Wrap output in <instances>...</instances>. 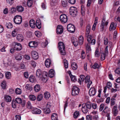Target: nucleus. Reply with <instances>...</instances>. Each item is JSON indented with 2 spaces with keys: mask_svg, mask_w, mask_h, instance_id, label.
<instances>
[{
  "mask_svg": "<svg viewBox=\"0 0 120 120\" xmlns=\"http://www.w3.org/2000/svg\"><path fill=\"white\" fill-rule=\"evenodd\" d=\"M67 2L66 1H62V5L63 7H66L67 6Z\"/></svg>",
  "mask_w": 120,
  "mask_h": 120,
  "instance_id": "nucleus-61",
  "label": "nucleus"
},
{
  "mask_svg": "<svg viewBox=\"0 0 120 120\" xmlns=\"http://www.w3.org/2000/svg\"><path fill=\"white\" fill-rule=\"evenodd\" d=\"M6 82L5 81H2L1 84V86L2 88L4 89L6 88Z\"/></svg>",
  "mask_w": 120,
  "mask_h": 120,
  "instance_id": "nucleus-35",
  "label": "nucleus"
},
{
  "mask_svg": "<svg viewBox=\"0 0 120 120\" xmlns=\"http://www.w3.org/2000/svg\"><path fill=\"white\" fill-rule=\"evenodd\" d=\"M41 89L40 86L38 84L36 85L35 86L34 88V90L36 92H38Z\"/></svg>",
  "mask_w": 120,
  "mask_h": 120,
  "instance_id": "nucleus-27",
  "label": "nucleus"
},
{
  "mask_svg": "<svg viewBox=\"0 0 120 120\" xmlns=\"http://www.w3.org/2000/svg\"><path fill=\"white\" fill-rule=\"evenodd\" d=\"M44 113L45 114H49L50 113V111L49 108H46L43 109Z\"/></svg>",
  "mask_w": 120,
  "mask_h": 120,
  "instance_id": "nucleus-39",
  "label": "nucleus"
},
{
  "mask_svg": "<svg viewBox=\"0 0 120 120\" xmlns=\"http://www.w3.org/2000/svg\"><path fill=\"white\" fill-rule=\"evenodd\" d=\"M79 112L76 111L74 113V117L76 119L77 118L79 115Z\"/></svg>",
  "mask_w": 120,
  "mask_h": 120,
  "instance_id": "nucleus-48",
  "label": "nucleus"
},
{
  "mask_svg": "<svg viewBox=\"0 0 120 120\" xmlns=\"http://www.w3.org/2000/svg\"><path fill=\"white\" fill-rule=\"evenodd\" d=\"M22 57L21 55L19 54L17 55L15 57V59L18 60H20L22 59Z\"/></svg>",
  "mask_w": 120,
  "mask_h": 120,
  "instance_id": "nucleus-51",
  "label": "nucleus"
},
{
  "mask_svg": "<svg viewBox=\"0 0 120 120\" xmlns=\"http://www.w3.org/2000/svg\"><path fill=\"white\" fill-rule=\"evenodd\" d=\"M27 108L28 109H32V107L31 103L30 101L28 102L27 104Z\"/></svg>",
  "mask_w": 120,
  "mask_h": 120,
  "instance_id": "nucleus-47",
  "label": "nucleus"
},
{
  "mask_svg": "<svg viewBox=\"0 0 120 120\" xmlns=\"http://www.w3.org/2000/svg\"><path fill=\"white\" fill-rule=\"evenodd\" d=\"M85 36L87 38L88 41V42H90V41L92 40V36L91 35H89V34H86Z\"/></svg>",
  "mask_w": 120,
  "mask_h": 120,
  "instance_id": "nucleus-32",
  "label": "nucleus"
},
{
  "mask_svg": "<svg viewBox=\"0 0 120 120\" xmlns=\"http://www.w3.org/2000/svg\"><path fill=\"white\" fill-rule=\"evenodd\" d=\"M15 101L17 103L19 104L21 103L22 101V99L20 98H16L15 99Z\"/></svg>",
  "mask_w": 120,
  "mask_h": 120,
  "instance_id": "nucleus-53",
  "label": "nucleus"
},
{
  "mask_svg": "<svg viewBox=\"0 0 120 120\" xmlns=\"http://www.w3.org/2000/svg\"><path fill=\"white\" fill-rule=\"evenodd\" d=\"M79 44L80 45H82L83 41V38L82 36L80 37L79 38Z\"/></svg>",
  "mask_w": 120,
  "mask_h": 120,
  "instance_id": "nucleus-41",
  "label": "nucleus"
},
{
  "mask_svg": "<svg viewBox=\"0 0 120 120\" xmlns=\"http://www.w3.org/2000/svg\"><path fill=\"white\" fill-rule=\"evenodd\" d=\"M58 45L59 50L61 55H65V47L64 43L60 41L58 44Z\"/></svg>",
  "mask_w": 120,
  "mask_h": 120,
  "instance_id": "nucleus-1",
  "label": "nucleus"
},
{
  "mask_svg": "<svg viewBox=\"0 0 120 120\" xmlns=\"http://www.w3.org/2000/svg\"><path fill=\"white\" fill-rule=\"evenodd\" d=\"M86 48L87 50L90 51L91 50V47L90 46V44L89 43L87 44L86 45Z\"/></svg>",
  "mask_w": 120,
  "mask_h": 120,
  "instance_id": "nucleus-58",
  "label": "nucleus"
},
{
  "mask_svg": "<svg viewBox=\"0 0 120 120\" xmlns=\"http://www.w3.org/2000/svg\"><path fill=\"white\" fill-rule=\"evenodd\" d=\"M26 88L28 90H31L32 89V88L30 86L29 84H27L26 86Z\"/></svg>",
  "mask_w": 120,
  "mask_h": 120,
  "instance_id": "nucleus-63",
  "label": "nucleus"
},
{
  "mask_svg": "<svg viewBox=\"0 0 120 120\" xmlns=\"http://www.w3.org/2000/svg\"><path fill=\"white\" fill-rule=\"evenodd\" d=\"M36 75L38 77H41L42 76L41 71L40 69H38L36 72Z\"/></svg>",
  "mask_w": 120,
  "mask_h": 120,
  "instance_id": "nucleus-26",
  "label": "nucleus"
},
{
  "mask_svg": "<svg viewBox=\"0 0 120 120\" xmlns=\"http://www.w3.org/2000/svg\"><path fill=\"white\" fill-rule=\"evenodd\" d=\"M15 93L16 94H20L21 93V90L20 88H17L15 90Z\"/></svg>",
  "mask_w": 120,
  "mask_h": 120,
  "instance_id": "nucleus-46",
  "label": "nucleus"
},
{
  "mask_svg": "<svg viewBox=\"0 0 120 120\" xmlns=\"http://www.w3.org/2000/svg\"><path fill=\"white\" fill-rule=\"evenodd\" d=\"M6 78L7 79H9L11 77V73L9 72H6L5 74Z\"/></svg>",
  "mask_w": 120,
  "mask_h": 120,
  "instance_id": "nucleus-45",
  "label": "nucleus"
},
{
  "mask_svg": "<svg viewBox=\"0 0 120 120\" xmlns=\"http://www.w3.org/2000/svg\"><path fill=\"white\" fill-rule=\"evenodd\" d=\"M30 63L33 67H35L36 66V63L34 61H31Z\"/></svg>",
  "mask_w": 120,
  "mask_h": 120,
  "instance_id": "nucleus-54",
  "label": "nucleus"
},
{
  "mask_svg": "<svg viewBox=\"0 0 120 120\" xmlns=\"http://www.w3.org/2000/svg\"><path fill=\"white\" fill-rule=\"evenodd\" d=\"M82 111L84 113H86L88 111V109L85 106V104H82Z\"/></svg>",
  "mask_w": 120,
  "mask_h": 120,
  "instance_id": "nucleus-23",
  "label": "nucleus"
},
{
  "mask_svg": "<svg viewBox=\"0 0 120 120\" xmlns=\"http://www.w3.org/2000/svg\"><path fill=\"white\" fill-rule=\"evenodd\" d=\"M63 32V29L62 26L59 25L57 26L56 29V33L58 34H61Z\"/></svg>",
  "mask_w": 120,
  "mask_h": 120,
  "instance_id": "nucleus-14",
  "label": "nucleus"
},
{
  "mask_svg": "<svg viewBox=\"0 0 120 120\" xmlns=\"http://www.w3.org/2000/svg\"><path fill=\"white\" fill-rule=\"evenodd\" d=\"M50 95L49 93L48 92H45L44 94V97L46 99H48L50 97Z\"/></svg>",
  "mask_w": 120,
  "mask_h": 120,
  "instance_id": "nucleus-31",
  "label": "nucleus"
},
{
  "mask_svg": "<svg viewBox=\"0 0 120 120\" xmlns=\"http://www.w3.org/2000/svg\"><path fill=\"white\" fill-rule=\"evenodd\" d=\"M31 112L32 113L34 114H39L41 113V111L38 109L33 108L32 109Z\"/></svg>",
  "mask_w": 120,
  "mask_h": 120,
  "instance_id": "nucleus-11",
  "label": "nucleus"
},
{
  "mask_svg": "<svg viewBox=\"0 0 120 120\" xmlns=\"http://www.w3.org/2000/svg\"><path fill=\"white\" fill-rule=\"evenodd\" d=\"M31 53L32 57L34 59L37 60L38 58V53L36 51L33 50L32 51Z\"/></svg>",
  "mask_w": 120,
  "mask_h": 120,
  "instance_id": "nucleus-13",
  "label": "nucleus"
},
{
  "mask_svg": "<svg viewBox=\"0 0 120 120\" xmlns=\"http://www.w3.org/2000/svg\"><path fill=\"white\" fill-rule=\"evenodd\" d=\"M18 29H15L12 32V36L14 37L16 36L17 33Z\"/></svg>",
  "mask_w": 120,
  "mask_h": 120,
  "instance_id": "nucleus-40",
  "label": "nucleus"
},
{
  "mask_svg": "<svg viewBox=\"0 0 120 120\" xmlns=\"http://www.w3.org/2000/svg\"><path fill=\"white\" fill-rule=\"evenodd\" d=\"M51 119L52 120H58L57 114L53 113L51 116Z\"/></svg>",
  "mask_w": 120,
  "mask_h": 120,
  "instance_id": "nucleus-28",
  "label": "nucleus"
},
{
  "mask_svg": "<svg viewBox=\"0 0 120 120\" xmlns=\"http://www.w3.org/2000/svg\"><path fill=\"white\" fill-rule=\"evenodd\" d=\"M99 67V65L97 63L95 62L92 68L94 69H96L98 68Z\"/></svg>",
  "mask_w": 120,
  "mask_h": 120,
  "instance_id": "nucleus-44",
  "label": "nucleus"
},
{
  "mask_svg": "<svg viewBox=\"0 0 120 120\" xmlns=\"http://www.w3.org/2000/svg\"><path fill=\"white\" fill-rule=\"evenodd\" d=\"M108 21H105V19L103 17L101 22L100 27L102 29V30H104V26H107L108 24Z\"/></svg>",
  "mask_w": 120,
  "mask_h": 120,
  "instance_id": "nucleus-9",
  "label": "nucleus"
},
{
  "mask_svg": "<svg viewBox=\"0 0 120 120\" xmlns=\"http://www.w3.org/2000/svg\"><path fill=\"white\" fill-rule=\"evenodd\" d=\"M43 95L42 94H39L38 95L37 97V100L38 101H40L42 99Z\"/></svg>",
  "mask_w": 120,
  "mask_h": 120,
  "instance_id": "nucleus-33",
  "label": "nucleus"
},
{
  "mask_svg": "<svg viewBox=\"0 0 120 120\" xmlns=\"http://www.w3.org/2000/svg\"><path fill=\"white\" fill-rule=\"evenodd\" d=\"M69 75L72 81L75 82L76 81V79L75 76L72 75L71 74V73L70 74H69Z\"/></svg>",
  "mask_w": 120,
  "mask_h": 120,
  "instance_id": "nucleus-36",
  "label": "nucleus"
},
{
  "mask_svg": "<svg viewBox=\"0 0 120 120\" xmlns=\"http://www.w3.org/2000/svg\"><path fill=\"white\" fill-rule=\"evenodd\" d=\"M30 26L32 28H34L35 26V21L33 19L30 20L29 22Z\"/></svg>",
  "mask_w": 120,
  "mask_h": 120,
  "instance_id": "nucleus-20",
  "label": "nucleus"
},
{
  "mask_svg": "<svg viewBox=\"0 0 120 120\" xmlns=\"http://www.w3.org/2000/svg\"><path fill=\"white\" fill-rule=\"evenodd\" d=\"M6 25V27L8 28L9 29L12 28L13 26L12 24L11 23L9 22L7 23Z\"/></svg>",
  "mask_w": 120,
  "mask_h": 120,
  "instance_id": "nucleus-42",
  "label": "nucleus"
},
{
  "mask_svg": "<svg viewBox=\"0 0 120 120\" xmlns=\"http://www.w3.org/2000/svg\"><path fill=\"white\" fill-rule=\"evenodd\" d=\"M83 104H85V106L88 109H90L92 107L91 103L90 102H87L86 103H84Z\"/></svg>",
  "mask_w": 120,
  "mask_h": 120,
  "instance_id": "nucleus-24",
  "label": "nucleus"
},
{
  "mask_svg": "<svg viewBox=\"0 0 120 120\" xmlns=\"http://www.w3.org/2000/svg\"><path fill=\"white\" fill-rule=\"evenodd\" d=\"M85 79V82L86 83H88L87 86V87L89 88H90V86L92 84V82L90 80V77L89 75H87Z\"/></svg>",
  "mask_w": 120,
  "mask_h": 120,
  "instance_id": "nucleus-8",
  "label": "nucleus"
},
{
  "mask_svg": "<svg viewBox=\"0 0 120 120\" xmlns=\"http://www.w3.org/2000/svg\"><path fill=\"white\" fill-rule=\"evenodd\" d=\"M112 86V84L110 82H108L106 86L108 88L110 89L111 87Z\"/></svg>",
  "mask_w": 120,
  "mask_h": 120,
  "instance_id": "nucleus-59",
  "label": "nucleus"
},
{
  "mask_svg": "<svg viewBox=\"0 0 120 120\" xmlns=\"http://www.w3.org/2000/svg\"><path fill=\"white\" fill-rule=\"evenodd\" d=\"M71 66L72 69L74 70H76L77 68V66L75 62H73L71 65Z\"/></svg>",
  "mask_w": 120,
  "mask_h": 120,
  "instance_id": "nucleus-34",
  "label": "nucleus"
},
{
  "mask_svg": "<svg viewBox=\"0 0 120 120\" xmlns=\"http://www.w3.org/2000/svg\"><path fill=\"white\" fill-rule=\"evenodd\" d=\"M35 35L38 37H40L41 35V34L39 31H36L35 32Z\"/></svg>",
  "mask_w": 120,
  "mask_h": 120,
  "instance_id": "nucleus-49",
  "label": "nucleus"
},
{
  "mask_svg": "<svg viewBox=\"0 0 120 120\" xmlns=\"http://www.w3.org/2000/svg\"><path fill=\"white\" fill-rule=\"evenodd\" d=\"M105 52L102 53L101 56V60H103L105 59Z\"/></svg>",
  "mask_w": 120,
  "mask_h": 120,
  "instance_id": "nucleus-52",
  "label": "nucleus"
},
{
  "mask_svg": "<svg viewBox=\"0 0 120 120\" xmlns=\"http://www.w3.org/2000/svg\"><path fill=\"white\" fill-rule=\"evenodd\" d=\"M28 45L30 47L35 48L37 46V44L36 41H31L29 43Z\"/></svg>",
  "mask_w": 120,
  "mask_h": 120,
  "instance_id": "nucleus-17",
  "label": "nucleus"
},
{
  "mask_svg": "<svg viewBox=\"0 0 120 120\" xmlns=\"http://www.w3.org/2000/svg\"><path fill=\"white\" fill-rule=\"evenodd\" d=\"M95 56L96 57H98L100 56V52H98L97 50H96L95 53Z\"/></svg>",
  "mask_w": 120,
  "mask_h": 120,
  "instance_id": "nucleus-60",
  "label": "nucleus"
},
{
  "mask_svg": "<svg viewBox=\"0 0 120 120\" xmlns=\"http://www.w3.org/2000/svg\"><path fill=\"white\" fill-rule=\"evenodd\" d=\"M17 38L18 41H22L23 40V36L21 34H18L17 35Z\"/></svg>",
  "mask_w": 120,
  "mask_h": 120,
  "instance_id": "nucleus-25",
  "label": "nucleus"
},
{
  "mask_svg": "<svg viewBox=\"0 0 120 120\" xmlns=\"http://www.w3.org/2000/svg\"><path fill=\"white\" fill-rule=\"evenodd\" d=\"M51 61L50 59H47L45 60V64L47 68L49 67L51 65Z\"/></svg>",
  "mask_w": 120,
  "mask_h": 120,
  "instance_id": "nucleus-15",
  "label": "nucleus"
},
{
  "mask_svg": "<svg viewBox=\"0 0 120 120\" xmlns=\"http://www.w3.org/2000/svg\"><path fill=\"white\" fill-rule=\"evenodd\" d=\"M98 115H95L92 117V120H97L98 119Z\"/></svg>",
  "mask_w": 120,
  "mask_h": 120,
  "instance_id": "nucleus-62",
  "label": "nucleus"
},
{
  "mask_svg": "<svg viewBox=\"0 0 120 120\" xmlns=\"http://www.w3.org/2000/svg\"><path fill=\"white\" fill-rule=\"evenodd\" d=\"M14 48L15 50L17 51H20L22 48L21 45L19 43L15 42L14 43Z\"/></svg>",
  "mask_w": 120,
  "mask_h": 120,
  "instance_id": "nucleus-7",
  "label": "nucleus"
},
{
  "mask_svg": "<svg viewBox=\"0 0 120 120\" xmlns=\"http://www.w3.org/2000/svg\"><path fill=\"white\" fill-rule=\"evenodd\" d=\"M105 106L104 104L103 103L101 104L100 105L99 109V110L100 111H101L103 110Z\"/></svg>",
  "mask_w": 120,
  "mask_h": 120,
  "instance_id": "nucleus-56",
  "label": "nucleus"
},
{
  "mask_svg": "<svg viewBox=\"0 0 120 120\" xmlns=\"http://www.w3.org/2000/svg\"><path fill=\"white\" fill-rule=\"evenodd\" d=\"M110 112V110L109 108L107 106L105 107L104 110L102 112V113L103 114V113L105 114H109Z\"/></svg>",
  "mask_w": 120,
  "mask_h": 120,
  "instance_id": "nucleus-19",
  "label": "nucleus"
},
{
  "mask_svg": "<svg viewBox=\"0 0 120 120\" xmlns=\"http://www.w3.org/2000/svg\"><path fill=\"white\" fill-rule=\"evenodd\" d=\"M117 27L116 23L113 22H112L110 24L109 27V30L110 31L115 30Z\"/></svg>",
  "mask_w": 120,
  "mask_h": 120,
  "instance_id": "nucleus-12",
  "label": "nucleus"
},
{
  "mask_svg": "<svg viewBox=\"0 0 120 120\" xmlns=\"http://www.w3.org/2000/svg\"><path fill=\"white\" fill-rule=\"evenodd\" d=\"M4 100L7 102H9L11 101L12 98L10 96L5 95L4 96Z\"/></svg>",
  "mask_w": 120,
  "mask_h": 120,
  "instance_id": "nucleus-16",
  "label": "nucleus"
},
{
  "mask_svg": "<svg viewBox=\"0 0 120 120\" xmlns=\"http://www.w3.org/2000/svg\"><path fill=\"white\" fill-rule=\"evenodd\" d=\"M14 22L16 24H20L22 21V17L19 15L15 16L14 18Z\"/></svg>",
  "mask_w": 120,
  "mask_h": 120,
  "instance_id": "nucleus-3",
  "label": "nucleus"
},
{
  "mask_svg": "<svg viewBox=\"0 0 120 120\" xmlns=\"http://www.w3.org/2000/svg\"><path fill=\"white\" fill-rule=\"evenodd\" d=\"M80 90L77 87L74 86L72 88L71 95L73 96L77 95L79 94Z\"/></svg>",
  "mask_w": 120,
  "mask_h": 120,
  "instance_id": "nucleus-2",
  "label": "nucleus"
},
{
  "mask_svg": "<svg viewBox=\"0 0 120 120\" xmlns=\"http://www.w3.org/2000/svg\"><path fill=\"white\" fill-rule=\"evenodd\" d=\"M57 0H51L50 5L52 7L55 6L57 4Z\"/></svg>",
  "mask_w": 120,
  "mask_h": 120,
  "instance_id": "nucleus-29",
  "label": "nucleus"
},
{
  "mask_svg": "<svg viewBox=\"0 0 120 120\" xmlns=\"http://www.w3.org/2000/svg\"><path fill=\"white\" fill-rule=\"evenodd\" d=\"M36 26L38 29H40L41 27V23L40 19L37 20L36 21Z\"/></svg>",
  "mask_w": 120,
  "mask_h": 120,
  "instance_id": "nucleus-22",
  "label": "nucleus"
},
{
  "mask_svg": "<svg viewBox=\"0 0 120 120\" xmlns=\"http://www.w3.org/2000/svg\"><path fill=\"white\" fill-rule=\"evenodd\" d=\"M48 75L49 76L50 78L53 77L55 75L54 71L53 69H50Z\"/></svg>",
  "mask_w": 120,
  "mask_h": 120,
  "instance_id": "nucleus-18",
  "label": "nucleus"
},
{
  "mask_svg": "<svg viewBox=\"0 0 120 120\" xmlns=\"http://www.w3.org/2000/svg\"><path fill=\"white\" fill-rule=\"evenodd\" d=\"M60 19L61 23H66L67 21L68 17L65 14H62L60 16Z\"/></svg>",
  "mask_w": 120,
  "mask_h": 120,
  "instance_id": "nucleus-5",
  "label": "nucleus"
},
{
  "mask_svg": "<svg viewBox=\"0 0 120 120\" xmlns=\"http://www.w3.org/2000/svg\"><path fill=\"white\" fill-rule=\"evenodd\" d=\"M67 29L68 31L71 33H74L75 30L74 26L71 24H69L68 25Z\"/></svg>",
  "mask_w": 120,
  "mask_h": 120,
  "instance_id": "nucleus-4",
  "label": "nucleus"
},
{
  "mask_svg": "<svg viewBox=\"0 0 120 120\" xmlns=\"http://www.w3.org/2000/svg\"><path fill=\"white\" fill-rule=\"evenodd\" d=\"M29 79L30 81L31 82H33L36 81L35 77L33 76H30L29 78Z\"/></svg>",
  "mask_w": 120,
  "mask_h": 120,
  "instance_id": "nucleus-30",
  "label": "nucleus"
},
{
  "mask_svg": "<svg viewBox=\"0 0 120 120\" xmlns=\"http://www.w3.org/2000/svg\"><path fill=\"white\" fill-rule=\"evenodd\" d=\"M12 106L13 108H15L16 107V102L14 100H12Z\"/></svg>",
  "mask_w": 120,
  "mask_h": 120,
  "instance_id": "nucleus-55",
  "label": "nucleus"
},
{
  "mask_svg": "<svg viewBox=\"0 0 120 120\" xmlns=\"http://www.w3.org/2000/svg\"><path fill=\"white\" fill-rule=\"evenodd\" d=\"M96 92V89L94 87H91L89 90V93L90 96H92L95 95Z\"/></svg>",
  "mask_w": 120,
  "mask_h": 120,
  "instance_id": "nucleus-10",
  "label": "nucleus"
},
{
  "mask_svg": "<svg viewBox=\"0 0 120 120\" xmlns=\"http://www.w3.org/2000/svg\"><path fill=\"white\" fill-rule=\"evenodd\" d=\"M27 4L29 7H31L32 4V0H28Z\"/></svg>",
  "mask_w": 120,
  "mask_h": 120,
  "instance_id": "nucleus-50",
  "label": "nucleus"
},
{
  "mask_svg": "<svg viewBox=\"0 0 120 120\" xmlns=\"http://www.w3.org/2000/svg\"><path fill=\"white\" fill-rule=\"evenodd\" d=\"M90 28V25H88L87 26L86 28V32L85 34H89Z\"/></svg>",
  "mask_w": 120,
  "mask_h": 120,
  "instance_id": "nucleus-37",
  "label": "nucleus"
},
{
  "mask_svg": "<svg viewBox=\"0 0 120 120\" xmlns=\"http://www.w3.org/2000/svg\"><path fill=\"white\" fill-rule=\"evenodd\" d=\"M115 72L118 75H120V68H116L115 70Z\"/></svg>",
  "mask_w": 120,
  "mask_h": 120,
  "instance_id": "nucleus-64",
  "label": "nucleus"
},
{
  "mask_svg": "<svg viewBox=\"0 0 120 120\" xmlns=\"http://www.w3.org/2000/svg\"><path fill=\"white\" fill-rule=\"evenodd\" d=\"M69 10L70 14L72 16L75 17L77 15V10L76 8H70Z\"/></svg>",
  "mask_w": 120,
  "mask_h": 120,
  "instance_id": "nucleus-6",
  "label": "nucleus"
},
{
  "mask_svg": "<svg viewBox=\"0 0 120 120\" xmlns=\"http://www.w3.org/2000/svg\"><path fill=\"white\" fill-rule=\"evenodd\" d=\"M64 66L65 68H67L68 67V63L67 60L64 59Z\"/></svg>",
  "mask_w": 120,
  "mask_h": 120,
  "instance_id": "nucleus-38",
  "label": "nucleus"
},
{
  "mask_svg": "<svg viewBox=\"0 0 120 120\" xmlns=\"http://www.w3.org/2000/svg\"><path fill=\"white\" fill-rule=\"evenodd\" d=\"M113 114L115 116H116L118 114L117 106L115 105L113 109Z\"/></svg>",
  "mask_w": 120,
  "mask_h": 120,
  "instance_id": "nucleus-21",
  "label": "nucleus"
},
{
  "mask_svg": "<svg viewBox=\"0 0 120 120\" xmlns=\"http://www.w3.org/2000/svg\"><path fill=\"white\" fill-rule=\"evenodd\" d=\"M115 99L114 98H112L111 100V105L112 106L115 104Z\"/></svg>",
  "mask_w": 120,
  "mask_h": 120,
  "instance_id": "nucleus-57",
  "label": "nucleus"
},
{
  "mask_svg": "<svg viewBox=\"0 0 120 120\" xmlns=\"http://www.w3.org/2000/svg\"><path fill=\"white\" fill-rule=\"evenodd\" d=\"M29 98L30 100L34 101L36 99V97L34 95H30L29 96Z\"/></svg>",
  "mask_w": 120,
  "mask_h": 120,
  "instance_id": "nucleus-43",
  "label": "nucleus"
}]
</instances>
